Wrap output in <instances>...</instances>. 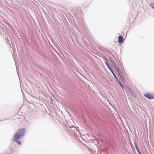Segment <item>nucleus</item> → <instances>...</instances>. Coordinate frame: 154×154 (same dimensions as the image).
<instances>
[{
  "instance_id": "nucleus-9",
  "label": "nucleus",
  "mask_w": 154,
  "mask_h": 154,
  "mask_svg": "<svg viewBox=\"0 0 154 154\" xmlns=\"http://www.w3.org/2000/svg\"><path fill=\"white\" fill-rule=\"evenodd\" d=\"M112 73V74H113V75H114V76L115 78L117 79L118 80V79L117 78L116 76V75H115V74H114V72H113V71H112V72H111Z\"/></svg>"
},
{
  "instance_id": "nucleus-2",
  "label": "nucleus",
  "mask_w": 154,
  "mask_h": 154,
  "mask_svg": "<svg viewBox=\"0 0 154 154\" xmlns=\"http://www.w3.org/2000/svg\"><path fill=\"white\" fill-rule=\"evenodd\" d=\"M144 96L147 98L150 99H152L154 98V95L153 94L146 93L144 95Z\"/></svg>"
},
{
  "instance_id": "nucleus-4",
  "label": "nucleus",
  "mask_w": 154,
  "mask_h": 154,
  "mask_svg": "<svg viewBox=\"0 0 154 154\" xmlns=\"http://www.w3.org/2000/svg\"><path fill=\"white\" fill-rule=\"evenodd\" d=\"M124 40L122 36H119L118 37V42L120 43L123 42Z\"/></svg>"
},
{
  "instance_id": "nucleus-1",
  "label": "nucleus",
  "mask_w": 154,
  "mask_h": 154,
  "mask_svg": "<svg viewBox=\"0 0 154 154\" xmlns=\"http://www.w3.org/2000/svg\"><path fill=\"white\" fill-rule=\"evenodd\" d=\"M26 130L24 128L20 129L15 133L14 138V140L16 141L19 145L21 144L20 141L19 140L23 137L25 133Z\"/></svg>"
},
{
  "instance_id": "nucleus-7",
  "label": "nucleus",
  "mask_w": 154,
  "mask_h": 154,
  "mask_svg": "<svg viewBox=\"0 0 154 154\" xmlns=\"http://www.w3.org/2000/svg\"><path fill=\"white\" fill-rule=\"evenodd\" d=\"M131 93L132 94V95H133V96L135 98H136V95L133 91H131Z\"/></svg>"
},
{
  "instance_id": "nucleus-6",
  "label": "nucleus",
  "mask_w": 154,
  "mask_h": 154,
  "mask_svg": "<svg viewBox=\"0 0 154 154\" xmlns=\"http://www.w3.org/2000/svg\"><path fill=\"white\" fill-rule=\"evenodd\" d=\"M134 144H135V148H136V149H137L138 152V153L139 154H141L140 152V150H139L138 148L137 145L136 144V143H135Z\"/></svg>"
},
{
  "instance_id": "nucleus-5",
  "label": "nucleus",
  "mask_w": 154,
  "mask_h": 154,
  "mask_svg": "<svg viewBox=\"0 0 154 154\" xmlns=\"http://www.w3.org/2000/svg\"><path fill=\"white\" fill-rule=\"evenodd\" d=\"M105 64H106V65L107 66V67L110 70V71H111V72H112L113 70L111 68V67L106 62H105Z\"/></svg>"
},
{
  "instance_id": "nucleus-10",
  "label": "nucleus",
  "mask_w": 154,
  "mask_h": 154,
  "mask_svg": "<svg viewBox=\"0 0 154 154\" xmlns=\"http://www.w3.org/2000/svg\"><path fill=\"white\" fill-rule=\"evenodd\" d=\"M119 84L121 85V86H122V87H123V86L122 85V84H121V82H120V81H119Z\"/></svg>"
},
{
  "instance_id": "nucleus-3",
  "label": "nucleus",
  "mask_w": 154,
  "mask_h": 154,
  "mask_svg": "<svg viewBox=\"0 0 154 154\" xmlns=\"http://www.w3.org/2000/svg\"><path fill=\"white\" fill-rule=\"evenodd\" d=\"M112 64L114 66L115 68L116 69V70L119 73V75L121 76V74L122 73L120 72L119 69L118 68L117 66L116 63L114 62H113L112 63Z\"/></svg>"
},
{
  "instance_id": "nucleus-8",
  "label": "nucleus",
  "mask_w": 154,
  "mask_h": 154,
  "mask_svg": "<svg viewBox=\"0 0 154 154\" xmlns=\"http://www.w3.org/2000/svg\"><path fill=\"white\" fill-rule=\"evenodd\" d=\"M150 5L154 9V3H151L150 4Z\"/></svg>"
}]
</instances>
